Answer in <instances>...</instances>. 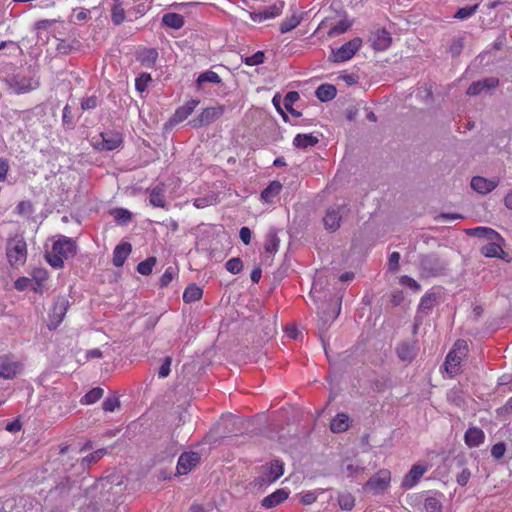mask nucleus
<instances>
[{"label": "nucleus", "mask_w": 512, "mask_h": 512, "mask_svg": "<svg viewBox=\"0 0 512 512\" xmlns=\"http://www.w3.org/2000/svg\"><path fill=\"white\" fill-rule=\"evenodd\" d=\"M77 253V246L74 240L62 236L52 245L51 252L45 255L46 261L55 269H61L64 266V260L72 258Z\"/></svg>", "instance_id": "nucleus-1"}, {"label": "nucleus", "mask_w": 512, "mask_h": 512, "mask_svg": "<svg viewBox=\"0 0 512 512\" xmlns=\"http://www.w3.org/2000/svg\"><path fill=\"white\" fill-rule=\"evenodd\" d=\"M27 256V243L22 236L16 235L7 240L6 257L11 267L23 266L26 263Z\"/></svg>", "instance_id": "nucleus-2"}, {"label": "nucleus", "mask_w": 512, "mask_h": 512, "mask_svg": "<svg viewBox=\"0 0 512 512\" xmlns=\"http://www.w3.org/2000/svg\"><path fill=\"white\" fill-rule=\"evenodd\" d=\"M468 354V343L464 339H458L453 349L448 353L445 360V370L448 374L457 375L461 372V361Z\"/></svg>", "instance_id": "nucleus-3"}, {"label": "nucleus", "mask_w": 512, "mask_h": 512, "mask_svg": "<svg viewBox=\"0 0 512 512\" xmlns=\"http://www.w3.org/2000/svg\"><path fill=\"white\" fill-rule=\"evenodd\" d=\"M420 268L426 277H436L445 273L447 264L436 253L420 256Z\"/></svg>", "instance_id": "nucleus-4"}, {"label": "nucleus", "mask_w": 512, "mask_h": 512, "mask_svg": "<svg viewBox=\"0 0 512 512\" xmlns=\"http://www.w3.org/2000/svg\"><path fill=\"white\" fill-rule=\"evenodd\" d=\"M284 474V464L280 460H273L269 466L264 468L261 476L254 479L255 487L262 488L277 481Z\"/></svg>", "instance_id": "nucleus-5"}, {"label": "nucleus", "mask_w": 512, "mask_h": 512, "mask_svg": "<svg viewBox=\"0 0 512 512\" xmlns=\"http://www.w3.org/2000/svg\"><path fill=\"white\" fill-rule=\"evenodd\" d=\"M350 212L347 205L341 204L328 208L325 216L322 218L324 227L329 232H335L340 228L344 216Z\"/></svg>", "instance_id": "nucleus-6"}, {"label": "nucleus", "mask_w": 512, "mask_h": 512, "mask_svg": "<svg viewBox=\"0 0 512 512\" xmlns=\"http://www.w3.org/2000/svg\"><path fill=\"white\" fill-rule=\"evenodd\" d=\"M225 112L224 105H216L207 107L194 119L190 121V125L194 128L208 126L219 119Z\"/></svg>", "instance_id": "nucleus-7"}, {"label": "nucleus", "mask_w": 512, "mask_h": 512, "mask_svg": "<svg viewBox=\"0 0 512 512\" xmlns=\"http://www.w3.org/2000/svg\"><path fill=\"white\" fill-rule=\"evenodd\" d=\"M300 98V95L297 91H289L285 97L282 99L279 95H275L272 98V103L275 106L278 113L282 116L285 122L288 121V116L283 110L281 104L283 103L285 109L289 111L293 116L299 117L300 113L293 109V104Z\"/></svg>", "instance_id": "nucleus-8"}, {"label": "nucleus", "mask_w": 512, "mask_h": 512, "mask_svg": "<svg viewBox=\"0 0 512 512\" xmlns=\"http://www.w3.org/2000/svg\"><path fill=\"white\" fill-rule=\"evenodd\" d=\"M362 45V39L359 37H355L350 41L343 44L336 50H332V54L330 59L333 62H344L351 59L356 52L360 49Z\"/></svg>", "instance_id": "nucleus-9"}, {"label": "nucleus", "mask_w": 512, "mask_h": 512, "mask_svg": "<svg viewBox=\"0 0 512 512\" xmlns=\"http://www.w3.org/2000/svg\"><path fill=\"white\" fill-rule=\"evenodd\" d=\"M391 481V473L386 469L379 470L364 484L365 491H371L375 494L384 492Z\"/></svg>", "instance_id": "nucleus-10"}, {"label": "nucleus", "mask_w": 512, "mask_h": 512, "mask_svg": "<svg viewBox=\"0 0 512 512\" xmlns=\"http://www.w3.org/2000/svg\"><path fill=\"white\" fill-rule=\"evenodd\" d=\"M22 370L20 362L12 360L9 356L0 358V377L4 379L15 378Z\"/></svg>", "instance_id": "nucleus-11"}, {"label": "nucleus", "mask_w": 512, "mask_h": 512, "mask_svg": "<svg viewBox=\"0 0 512 512\" xmlns=\"http://www.w3.org/2000/svg\"><path fill=\"white\" fill-rule=\"evenodd\" d=\"M102 141L95 147L98 150L111 151L118 148L122 142V134L115 131L103 132L100 134Z\"/></svg>", "instance_id": "nucleus-12"}, {"label": "nucleus", "mask_w": 512, "mask_h": 512, "mask_svg": "<svg viewBox=\"0 0 512 512\" xmlns=\"http://www.w3.org/2000/svg\"><path fill=\"white\" fill-rule=\"evenodd\" d=\"M200 461V456L196 452H185L180 455L177 462V473L185 475L189 473Z\"/></svg>", "instance_id": "nucleus-13"}, {"label": "nucleus", "mask_w": 512, "mask_h": 512, "mask_svg": "<svg viewBox=\"0 0 512 512\" xmlns=\"http://www.w3.org/2000/svg\"><path fill=\"white\" fill-rule=\"evenodd\" d=\"M282 13V5H271L264 7L261 10L250 13V19L254 22L261 23L268 19L278 17Z\"/></svg>", "instance_id": "nucleus-14"}, {"label": "nucleus", "mask_w": 512, "mask_h": 512, "mask_svg": "<svg viewBox=\"0 0 512 512\" xmlns=\"http://www.w3.org/2000/svg\"><path fill=\"white\" fill-rule=\"evenodd\" d=\"M499 184L496 179H487L481 176H474L471 179V188L480 194H488L493 191Z\"/></svg>", "instance_id": "nucleus-15"}, {"label": "nucleus", "mask_w": 512, "mask_h": 512, "mask_svg": "<svg viewBox=\"0 0 512 512\" xmlns=\"http://www.w3.org/2000/svg\"><path fill=\"white\" fill-rule=\"evenodd\" d=\"M199 103L200 101L198 99H191L187 101L183 106H180L176 109L170 121L173 124L183 122L192 114V112L199 105Z\"/></svg>", "instance_id": "nucleus-16"}, {"label": "nucleus", "mask_w": 512, "mask_h": 512, "mask_svg": "<svg viewBox=\"0 0 512 512\" xmlns=\"http://www.w3.org/2000/svg\"><path fill=\"white\" fill-rule=\"evenodd\" d=\"M499 85V79L496 77H487L482 80L474 81L467 89V94L476 96L485 89L496 88Z\"/></svg>", "instance_id": "nucleus-17"}, {"label": "nucleus", "mask_w": 512, "mask_h": 512, "mask_svg": "<svg viewBox=\"0 0 512 512\" xmlns=\"http://www.w3.org/2000/svg\"><path fill=\"white\" fill-rule=\"evenodd\" d=\"M64 28L63 22H58L56 20H39L35 23L34 29L37 31L38 36L43 31H47L49 34H51L53 37L54 35H63V33L60 31V29Z\"/></svg>", "instance_id": "nucleus-18"}, {"label": "nucleus", "mask_w": 512, "mask_h": 512, "mask_svg": "<svg viewBox=\"0 0 512 512\" xmlns=\"http://www.w3.org/2000/svg\"><path fill=\"white\" fill-rule=\"evenodd\" d=\"M427 467L423 465H413L410 471L404 476L401 487L404 489H410L415 486L421 479L423 474L426 472Z\"/></svg>", "instance_id": "nucleus-19"}, {"label": "nucleus", "mask_w": 512, "mask_h": 512, "mask_svg": "<svg viewBox=\"0 0 512 512\" xmlns=\"http://www.w3.org/2000/svg\"><path fill=\"white\" fill-rule=\"evenodd\" d=\"M158 58V52L155 48H141L136 52V60L141 63L142 66L147 68L154 67Z\"/></svg>", "instance_id": "nucleus-20"}, {"label": "nucleus", "mask_w": 512, "mask_h": 512, "mask_svg": "<svg viewBox=\"0 0 512 512\" xmlns=\"http://www.w3.org/2000/svg\"><path fill=\"white\" fill-rule=\"evenodd\" d=\"M67 302L61 301L57 302L52 310V313L50 314V320L48 323L49 330L56 329L59 324L63 321L66 312H67Z\"/></svg>", "instance_id": "nucleus-21"}, {"label": "nucleus", "mask_w": 512, "mask_h": 512, "mask_svg": "<svg viewBox=\"0 0 512 512\" xmlns=\"http://www.w3.org/2000/svg\"><path fill=\"white\" fill-rule=\"evenodd\" d=\"M342 295H334L329 302V307L325 311V318L322 317V326L328 322L334 321L341 312Z\"/></svg>", "instance_id": "nucleus-22"}, {"label": "nucleus", "mask_w": 512, "mask_h": 512, "mask_svg": "<svg viewBox=\"0 0 512 512\" xmlns=\"http://www.w3.org/2000/svg\"><path fill=\"white\" fill-rule=\"evenodd\" d=\"M465 233L469 236L483 238L488 241L503 240L497 231L489 227L469 228L465 230Z\"/></svg>", "instance_id": "nucleus-23"}, {"label": "nucleus", "mask_w": 512, "mask_h": 512, "mask_svg": "<svg viewBox=\"0 0 512 512\" xmlns=\"http://www.w3.org/2000/svg\"><path fill=\"white\" fill-rule=\"evenodd\" d=\"M288 496L289 492L283 488H280L271 493L270 495L264 497L261 501V505L266 509H270L281 504L288 498Z\"/></svg>", "instance_id": "nucleus-24"}, {"label": "nucleus", "mask_w": 512, "mask_h": 512, "mask_svg": "<svg viewBox=\"0 0 512 512\" xmlns=\"http://www.w3.org/2000/svg\"><path fill=\"white\" fill-rule=\"evenodd\" d=\"M397 356L405 362H411L417 354L415 342H401L396 348Z\"/></svg>", "instance_id": "nucleus-25"}, {"label": "nucleus", "mask_w": 512, "mask_h": 512, "mask_svg": "<svg viewBox=\"0 0 512 512\" xmlns=\"http://www.w3.org/2000/svg\"><path fill=\"white\" fill-rule=\"evenodd\" d=\"M131 251H132V246L128 242L117 245L113 251V259L112 260H113L114 266H116V267L123 266L126 259L130 255Z\"/></svg>", "instance_id": "nucleus-26"}, {"label": "nucleus", "mask_w": 512, "mask_h": 512, "mask_svg": "<svg viewBox=\"0 0 512 512\" xmlns=\"http://www.w3.org/2000/svg\"><path fill=\"white\" fill-rule=\"evenodd\" d=\"M485 434L484 432L477 427L469 428L464 435L465 443L468 447H478L484 442Z\"/></svg>", "instance_id": "nucleus-27"}, {"label": "nucleus", "mask_w": 512, "mask_h": 512, "mask_svg": "<svg viewBox=\"0 0 512 512\" xmlns=\"http://www.w3.org/2000/svg\"><path fill=\"white\" fill-rule=\"evenodd\" d=\"M391 44L390 34L385 30H378L372 38V47L374 50L383 51Z\"/></svg>", "instance_id": "nucleus-28"}, {"label": "nucleus", "mask_w": 512, "mask_h": 512, "mask_svg": "<svg viewBox=\"0 0 512 512\" xmlns=\"http://www.w3.org/2000/svg\"><path fill=\"white\" fill-rule=\"evenodd\" d=\"M280 244V239L275 230H270L266 236L264 241V250L265 253L269 255H274L277 253Z\"/></svg>", "instance_id": "nucleus-29"}, {"label": "nucleus", "mask_w": 512, "mask_h": 512, "mask_svg": "<svg viewBox=\"0 0 512 512\" xmlns=\"http://www.w3.org/2000/svg\"><path fill=\"white\" fill-rule=\"evenodd\" d=\"M281 190L282 184L279 181H272L261 192V199L267 203H272L274 198L280 194Z\"/></svg>", "instance_id": "nucleus-30"}, {"label": "nucleus", "mask_w": 512, "mask_h": 512, "mask_svg": "<svg viewBox=\"0 0 512 512\" xmlns=\"http://www.w3.org/2000/svg\"><path fill=\"white\" fill-rule=\"evenodd\" d=\"M349 417L345 413H338L330 423V429L333 433H341L349 427Z\"/></svg>", "instance_id": "nucleus-31"}, {"label": "nucleus", "mask_w": 512, "mask_h": 512, "mask_svg": "<svg viewBox=\"0 0 512 512\" xmlns=\"http://www.w3.org/2000/svg\"><path fill=\"white\" fill-rule=\"evenodd\" d=\"M203 296V289L196 284L188 285L183 292V301L193 303L199 301Z\"/></svg>", "instance_id": "nucleus-32"}, {"label": "nucleus", "mask_w": 512, "mask_h": 512, "mask_svg": "<svg viewBox=\"0 0 512 512\" xmlns=\"http://www.w3.org/2000/svg\"><path fill=\"white\" fill-rule=\"evenodd\" d=\"M318 141V138L312 134H297L293 140V144L297 148L306 149L315 146Z\"/></svg>", "instance_id": "nucleus-33"}, {"label": "nucleus", "mask_w": 512, "mask_h": 512, "mask_svg": "<svg viewBox=\"0 0 512 512\" xmlns=\"http://www.w3.org/2000/svg\"><path fill=\"white\" fill-rule=\"evenodd\" d=\"M162 23L169 28L180 29L184 26L185 21L181 14L171 12L163 15Z\"/></svg>", "instance_id": "nucleus-34"}, {"label": "nucleus", "mask_w": 512, "mask_h": 512, "mask_svg": "<svg viewBox=\"0 0 512 512\" xmlns=\"http://www.w3.org/2000/svg\"><path fill=\"white\" fill-rule=\"evenodd\" d=\"M438 300V295L436 293H428L425 294L420 301L418 311L421 313H429L432 308L435 306Z\"/></svg>", "instance_id": "nucleus-35"}, {"label": "nucleus", "mask_w": 512, "mask_h": 512, "mask_svg": "<svg viewBox=\"0 0 512 512\" xmlns=\"http://www.w3.org/2000/svg\"><path fill=\"white\" fill-rule=\"evenodd\" d=\"M481 253L486 257H498L503 258L505 254L501 245L496 241H490V243L484 245L481 249Z\"/></svg>", "instance_id": "nucleus-36"}, {"label": "nucleus", "mask_w": 512, "mask_h": 512, "mask_svg": "<svg viewBox=\"0 0 512 512\" xmlns=\"http://www.w3.org/2000/svg\"><path fill=\"white\" fill-rule=\"evenodd\" d=\"M149 201L154 207L164 208L166 206L164 189L160 186L154 187L150 192Z\"/></svg>", "instance_id": "nucleus-37"}, {"label": "nucleus", "mask_w": 512, "mask_h": 512, "mask_svg": "<svg viewBox=\"0 0 512 512\" xmlns=\"http://www.w3.org/2000/svg\"><path fill=\"white\" fill-rule=\"evenodd\" d=\"M111 214L119 225H127L132 220V213L124 208H116Z\"/></svg>", "instance_id": "nucleus-38"}, {"label": "nucleus", "mask_w": 512, "mask_h": 512, "mask_svg": "<svg viewBox=\"0 0 512 512\" xmlns=\"http://www.w3.org/2000/svg\"><path fill=\"white\" fill-rule=\"evenodd\" d=\"M156 258L155 257H148L145 260L138 263L136 270L138 273L144 276H148L152 273L153 267L156 265Z\"/></svg>", "instance_id": "nucleus-39"}, {"label": "nucleus", "mask_w": 512, "mask_h": 512, "mask_svg": "<svg viewBox=\"0 0 512 512\" xmlns=\"http://www.w3.org/2000/svg\"><path fill=\"white\" fill-rule=\"evenodd\" d=\"M125 17H126L125 10L122 6V3H120V2L115 3L111 9L112 22L115 25H120L124 22Z\"/></svg>", "instance_id": "nucleus-40"}, {"label": "nucleus", "mask_w": 512, "mask_h": 512, "mask_svg": "<svg viewBox=\"0 0 512 512\" xmlns=\"http://www.w3.org/2000/svg\"><path fill=\"white\" fill-rule=\"evenodd\" d=\"M103 392L104 391L102 388L95 387L83 396L81 403L86 405L93 404L97 402L99 399H101V397L103 396Z\"/></svg>", "instance_id": "nucleus-41"}, {"label": "nucleus", "mask_w": 512, "mask_h": 512, "mask_svg": "<svg viewBox=\"0 0 512 512\" xmlns=\"http://www.w3.org/2000/svg\"><path fill=\"white\" fill-rule=\"evenodd\" d=\"M218 197L215 194L207 195L194 199L193 205L197 209H202L217 204Z\"/></svg>", "instance_id": "nucleus-42"}, {"label": "nucleus", "mask_w": 512, "mask_h": 512, "mask_svg": "<svg viewBox=\"0 0 512 512\" xmlns=\"http://www.w3.org/2000/svg\"><path fill=\"white\" fill-rule=\"evenodd\" d=\"M352 23L347 20V19H342L339 21V23L333 27H331L329 30H328V35L330 37H333V36H336V35H340V34H343L345 33L350 27H351Z\"/></svg>", "instance_id": "nucleus-43"}, {"label": "nucleus", "mask_w": 512, "mask_h": 512, "mask_svg": "<svg viewBox=\"0 0 512 512\" xmlns=\"http://www.w3.org/2000/svg\"><path fill=\"white\" fill-rule=\"evenodd\" d=\"M318 290L317 288L315 287V285H313V287L311 288L310 292L308 293V296L307 298L305 299V302L306 304L313 310L316 311V313L319 312L320 310V304H319V299H318Z\"/></svg>", "instance_id": "nucleus-44"}, {"label": "nucleus", "mask_w": 512, "mask_h": 512, "mask_svg": "<svg viewBox=\"0 0 512 512\" xmlns=\"http://www.w3.org/2000/svg\"><path fill=\"white\" fill-rule=\"evenodd\" d=\"M204 82L218 84L221 82V78L216 72L209 70V71H205V72L201 73L197 78L198 84H201Z\"/></svg>", "instance_id": "nucleus-45"}, {"label": "nucleus", "mask_w": 512, "mask_h": 512, "mask_svg": "<svg viewBox=\"0 0 512 512\" xmlns=\"http://www.w3.org/2000/svg\"><path fill=\"white\" fill-rule=\"evenodd\" d=\"M338 504L342 510H351L355 505V499L350 493L340 494Z\"/></svg>", "instance_id": "nucleus-46"}, {"label": "nucleus", "mask_w": 512, "mask_h": 512, "mask_svg": "<svg viewBox=\"0 0 512 512\" xmlns=\"http://www.w3.org/2000/svg\"><path fill=\"white\" fill-rule=\"evenodd\" d=\"M62 35H54V38H56L59 43L56 46V50L61 54H68L73 48L74 44H77V41H73V43L66 42L65 39L61 38Z\"/></svg>", "instance_id": "nucleus-47"}, {"label": "nucleus", "mask_w": 512, "mask_h": 512, "mask_svg": "<svg viewBox=\"0 0 512 512\" xmlns=\"http://www.w3.org/2000/svg\"><path fill=\"white\" fill-rule=\"evenodd\" d=\"M225 268L232 274H238L243 268L242 260L239 257L231 258L226 262Z\"/></svg>", "instance_id": "nucleus-48"}, {"label": "nucleus", "mask_w": 512, "mask_h": 512, "mask_svg": "<svg viewBox=\"0 0 512 512\" xmlns=\"http://www.w3.org/2000/svg\"><path fill=\"white\" fill-rule=\"evenodd\" d=\"M424 508L426 512H442V504L435 497H428L425 499Z\"/></svg>", "instance_id": "nucleus-49"}, {"label": "nucleus", "mask_w": 512, "mask_h": 512, "mask_svg": "<svg viewBox=\"0 0 512 512\" xmlns=\"http://www.w3.org/2000/svg\"><path fill=\"white\" fill-rule=\"evenodd\" d=\"M337 89L332 84H322V102H327L335 98Z\"/></svg>", "instance_id": "nucleus-50"}, {"label": "nucleus", "mask_w": 512, "mask_h": 512, "mask_svg": "<svg viewBox=\"0 0 512 512\" xmlns=\"http://www.w3.org/2000/svg\"><path fill=\"white\" fill-rule=\"evenodd\" d=\"M299 25V19L296 16H292L289 19L284 20L280 24V32L282 34L287 33Z\"/></svg>", "instance_id": "nucleus-51"}, {"label": "nucleus", "mask_w": 512, "mask_h": 512, "mask_svg": "<svg viewBox=\"0 0 512 512\" xmlns=\"http://www.w3.org/2000/svg\"><path fill=\"white\" fill-rule=\"evenodd\" d=\"M477 9H478V4L459 8L457 10L456 14L454 15V17L457 19H466V18L470 17L471 15H473L477 11Z\"/></svg>", "instance_id": "nucleus-52"}, {"label": "nucleus", "mask_w": 512, "mask_h": 512, "mask_svg": "<svg viewBox=\"0 0 512 512\" xmlns=\"http://www.w3.org/2000/svg\"><path fill=\"white\" fill-rule=\"evenodd\" d=\"M265 54L262 51H257L251 56H248L244 59V63L248 66H256L260 65L264 62Z\"/></svg>", "instance_id": "nucleus-53"}, {"label": "nucleus", "mask_w": 512, "mask_h": 512, "mask_svg": "<svg viewBox=\"0 0 512 512\" xmlns=\"http://www.w3.org/2000/svg\"><path fill=\"white\" fill-rule=\"evenodd\" d=\"M152 80V77L149 73H142L135 80V87L139 92H143L146 90L148 83Z\"/></svg>", "instance_id": "nucleus-54"}, {"label": "nucleus", "mask_w": 512, "mask_h": 512, "mask_svg": "<svg viewBox=\"0 0 512 512\" xmlns=\"http://www.w3.org/2000/svg\"><path fill=\"white\" fill-rule=\"evenodd\" d=\"M119 406L120 402L116 396L108 397L102 403V408L106 412H113Z\"/></svg>", "instance_id": "nucleus-55"}, {"label": "nucleus", "mask_w": 512, "mask_h": 512, "mask_svg": "<svg viewBox=\"0 0 512 512\" xmlns=\"http://www.w3.org/2000/svg\"><path fill=\"white\" fill-rule=\"evenodd\" d=\"M171 363H172V358L170 356H166L163 359V362L158 371V376L160 378H166L170 374Z\"/></svg>", "instance_id": "nucleus-56"}, {"label": "nucleus", "mask_w": 512, "mask_h": 512, "mask_svg": "<svg viewBox=\"0 0 512 512\" xmlns=\"http://www.w3.org/2000/svg\"><path fill=\"white\" fill-rule=\"evenodd\" d=\"M105 454H106V450L105 449L96 450L93 453L89 454L88 456L84 457L82 462L86 463V464L96 463Z\"/></svg>", "instance_id": "nucleus-57"}, {"label": "nucleus", "mask_w": 512, "mask_h": 512, "mask_svg": "<svg viewBox=\"0 0 512 512\" xmlns=\"http://www.w3.org/2000/svg\"><path fill=\"white\" fill-rule=\"evenodd\" d=\"M174 278V271L172 267H168L160 277L159 284L161 287H167Z\"/></svg>", "instance_id": "nucleus-58"}, {"label": "nucleus", "mask_w": 512, "mask_h": 512, "mask_svg": "<svg viewBox=\"0 0 512 512\" xmlns=\"http://www.w3.org/2000/svg\"><path fill=\"white\" fill-rule=\"evenodd\" d=\"M98 105V98L96 96H89L86 98H83L81 101V108L82 110H92L95 109Z\"/></svg>", "instance_id": "nucleus-59"}, {"label": "nucleus", "mask_w": 512, "mask_h": 512, "mask_svg": "<svg viewBox=\"0 0 512 512\" xmlns=\"http://www.w3.org/2000/svg\"><path fill=\"white\" fill-rule=\"evenodd\" d=\"M347 477L358 476L365 472V467L360 465L347 464L344 468Z\"/></svg>", "instance_id": "nucleus-60"}, {"label": "nucleus", "mask_w": 512, "mask_h": 512, "mask_svg": "<svg viewBox=\"0 0 512 512\" xmlns=\"http://www.w3.org/2000/svg\"><path fill=\"white\" fill-rule=\"evenodd\" d=\"M400 254L398 252H392L388 259V269L392 272L399 270Z\"/></svg>", "instance_id": "nucleus-61"}, {"label": "nucleus", "mask_w": 512, "mask_h": 512, "mask_svg": "<svg viewBox=\"0 0 512 512\" xmlns=\"http://www.w3.org/2000/svg\"><path fill=\"white\" fill-rule=\"evenodd\" d=\"M463 47H464L463 39L458 38L452 42V44L449 48V51L453 57H457L461 54Z\"/></svg>", "instance_id": "nucleus-62"}, {"label": "nucleus", "mask_w": 512, "mask_h": 512, "mask_svg": "<svg viewBox=\"0 0 512 512\" xmlns=\"http://www.w3.org/2000/svg\"><path fill=\"white\" fill-rule=\"evenodd\" d=\"M32 203L30 201H20L16 206L19 215H29L32 212Z\"/></svg>", "instance_id": "nucleus-63"}, {"label": "nucleus", "mask_w": 512, "mask_h": 512, "mask_svg": "<svg viewBox=\"0 0 512 512\" xmlns=\"http://www.w3.org/2000/svg\"><path fill=\"white\" fill-rule=\"evenodd\" d=\"M506 446L503 442L496 443L492 446L491 454L495 459H500L504 456Z\"/></svg>", "instance_id": "nucleus-64"}]
</instances>
